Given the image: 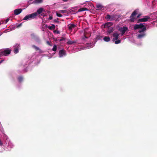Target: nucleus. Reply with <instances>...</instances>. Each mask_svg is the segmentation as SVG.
I'll list each match as a JSON object with an SVG mask.
<instances>
[{"instance_id":"nucleus-45","label":"nucleus","mask_w":157,"mask_h":157,"mask_svg":"<svg viewBox=\"0 0 157 157\" xmlns=\"http://www.w3.org/2000/svg\"><path fill=\"white\" fill-rule=\"evenodd\" d=\"M1 63L0 62V64Z\"/></svg>"},{"instance_id":"nucleus-32","label":"nucleus","mask_w":157,"mask_h":157,"mask_svg":"<svg viewBox=\"0 0 157 157\" xmlns=\"http://www.w3.org/2000/svg\"><path fill=\"white\" fill-rule=\"evenodd\" d=\"M60 11L61 13H65L67 12L66 10H61Z\"/></svg>"},{"instance_id":"nucleus-37","label":"nucleus","mask_w":157,"mask_h":157,"mask_svg":"<svg viewBox=\"0 0 157 157\" xmlns=\"http://www.w3.org/2000/svg\"><path fill=\"white\" fill-rule=\"evenodd\" d=\"M42 16L44 17L46 16V15L44 13H43L41 14Z\"/></svg>"},{"instance_id":"nucleus-34","label":"nucleus","mask_w":157,"mask_h":157,"mask_svg":"<svg viewBox=\"0 0 157 157\" xmlns=\"http://www.w3.org/2000/svg\"><path fill=\"white\" fill-rule=\"evenodd\" d=\"M65 40V38L64 37H62L59 40L60 41H62Z\"/></svg>"},{"instance_id":"nucleus-42","label":"nucleus","mask_w":157,"mask_h":157,"mask_svg":"<svg viewBox=\"0 0 157 157\" xmlns=\"http://www.w3.org/2000/svg\"><path fill=\"white\" fill-rule=\"evenodd\" d=\"M88 34H89V36H90V35H91V33H90V32H89L88 33Z\"/></svg>"},{"instance_id":"nucleus-1","label":"nucleus","mask_w":157,"mask_h":157,"mask_svg":"<svg viewBox=\"0 0 157 157\" xmlns=\"http://www.w3.org/2000/svg\"><path fill=\"white\" fill-rule=\"evenodd\" d=\"M10 52L11 50L8 48L2 49L0 50V56H6L10 54Z\"/></svg>"},{"instance_id":"nucleus-33","label":"nucleus","mask_w":157,"mask_h":157,"mask_svg":"<svg viewBox=\"0 0 157 157\" xmlns=\"http://www.w3.org/2000/svg\"><path fill=\"white\" fill-rule=\"evenodd\" d=\"M59 20V19L57 18V19H55L54 20V22H59V21H58Z\"/></svg>"},{"instance_id":"nucleus-23","label":"nucleus","mask_w":157,"mask_h":157,"mask_svg":"<svg viewBox=\"0 0 157 157\" xmlns=\"http://www.w3.org/2000/svg\"><path fill=\"white\" fill-rule=\"evenodd\" d=\"M33 0H29L30 1H31ZM42 2V0H35L33 3H41Z\"/></svg>"},{"instance_id":"nucleus-7","label":"nucleus","mask_w":157,"mask_h":157,"mask_svg":"<svg viewBox=\"0 0 157 157\" xmlns=\"http://www.w3.org/2000/svg\"><path fill=\"white\" fill-rule=\"evenodd\" d=\"M128 30V28L126 27H124L123 28H121L119 29V31L122 32L121 35H123L125 33V32Z\"/></svg>"},{"instance_id":"nucleus-15","label":"nucleus","mask_w":157,"mask_h":157,"mask_svg":"<svg viewBox=\"0 0 157 157\" xmlns=\"http://www.w3.org/2000/svg\"><path fill=\"white\" fill-rule=\"evenodd\" d=\"M16 46H17V47L15 48L13 50L14 53L15 54L17 53L19 51L18 48L20 47V46L19 44H17Z\"/></svg>"},{"instance_id":"nucleus-12","label":"nucleus","mask_w":157,"mask_h":157,"mask_svg":"<svg viewBox=\"0 0 157 157\" xmlns=\"http://www.w3.org/2000/svg\"><path fill=\"white\" fill-rule=\"evenodd\" d=\"M76 25L74 24H71L68 25V29L70 30H72V29L75 28Z\"/></svg>"},{"instance_id":"nucleus-35","label":"nucleus","mask_w":157,"mask_h":157,"mask_svg":"<svg viewBox=\"0 0 157 157\" xmlns=\"http://www.w3.org/2000/svg\"><path fill=\"white\" fill-rule=\"evenodd\" d=\"M22 25V23H21L19 24L17 26V28H18L20 27Z\"/></svg>"},{"instance_id":"nucleus-41","label":"nucleus","mask_w":157,"mask_h":157,"mask_svg":"<svg viewBox=\"0 0 157 157\" xmlns=\"http://www.w3.org/2000/svg\"><path fill=\"white\" fill-rule=\"evenodd\" d=\"M141 15L140 14H139L138 15V16L137 17V18H139L140 17V16Z\"/></svg>"},{"instance_id":"nucleus-30","label":"nucleus","mask_w":157,"mask_h":157,"mask_svg":"<svg viewBox=\"0 0 157 157\" xmlns=\"http://www.w3.org/2000/svg\"><path fill=\"white\" fill-rule=\"evenodd\" d=\"M56 15L57 16L59 17H61L62 16V15L61 14L58 13H56Z\"/></svg>"},{"instance_id":"nucleus-8","label":"nucleus","mask_w":157,"mask_h":157,"mask_svg":"<svg viewBox=\"0 0 157 157\" xmlns=\"http://www.w3.org/2000/svg\"><path fill=\"white\" fill-rule=\"evenodd\" d=\"M22 11L21 9H17L14 10V14L15 15H17L21 13Z\"/></svg>"},{"instance_id":"nucleus-18","label":"nucleus","mask_w":157,"mask_h":157,"mask_svg":"<svg viewBox=\"0 0 157 157\" xmlns=\"http://www.w3.org/2000/svg\"><path fill=\"white\" fill-rule=\"evenodd\" d=\"M32 48H35V49L36 51L39 50V52H40L41 53V52H43L42 51V50L40 49L38 47H37L35 45H32Z\"/></svg>"},{"instance_id":"nucleus-2","label":"nucleus","mask_w":157,"mask_h":157,"mask_svg":"<svg viewBox=\"0 0 157 157\" xmlns=\"http://www.w3.org/2000/svg\"><path fill=\"white\" fill-rule=\"evenodd\" d=\"M37 15V13L34 12L32 14L28 15L25 16L23 19L24 20H26L29 18H34Z\"/></svg>"},{"instance_id":"nucleus-10","label":"nucleus","mask_w":157,"mask_h":157,"mask_svg":"<svg viewBox=\"0 0 157 157\" xmlns=\"http://www.w3.org/2000/svg\"><path fill=\"white\" fill-rule=\"evenodd\" d=\"M59 55L60 57H62L64 55H66L65 51L64 50H60L59 52Z\"/></svg>"},{"instance_id":"nucleus-43","label":"nucleus","mask_w":157,"mask_h":157,"mask_svg":"<svg viewBox=\"0 0 157 157\" xmlns=\"http://www.w3.org/2000/svg\"><path fill=\"white\" fill-rule=\"evenodd\" d=\"M3 61H4V60H1L0 61V62L1 63H2V62H3Z\"/></svg>"},{"instance_id":"nucleus-20","label":"nucleus","mask_w":157,"mask_h":157,"mask_svg":"<svg viewBox=\"0 0 157 157\" xmlns=\"http://www.w3.org/2000/svg\"><path fill=\"white\" fill-rule=\"evenodd\" d=\"M104 40L106 42H109L110 40V39L109 36H105L103 38Z\"/></svg>"},{"instance_id":"nucleus-17","label":"nucleus","mask_w":157,"mask_h":157,"mask_svg":"<svg viewBox=\"0 0 157 157\" xmlns=\"http://www.w3.org/2000/svg\"><path fill=\"white\" fill-rule=\"evenodd\" d=\"M146 30V28L145 26L142 28L141 29H140V30L138 31V33H144V32Z\"/></svg>"},{"instance_id":"nucleus-26","label":"nucleus","mask_w":157,"mask_h":157,"mask_svg":"<svg viewBox=\"0 0 157 157\" xmlns=\"http://www.w3.org/2000/svg\"><path fill=\"white\" fill-rule=\"evenodd\" d=\"M17 78L19 82H21L23 80V78L22 76H20Z\"/></svg>"},{"instance_id":"nucleus-11","label":"nucleus","mask_w":157,"mask_h":157,"mask_svg":"<svg viewBox=\"0 0 157 157\" xmlns=\"http://www.w3.org/2000/svg\"><path fill=\"white\" fill-rule=\"evenodd\" d=\"M113 36L114 37L113 39V40H117L119 38V34L117 33H116L113 34Z\"/></svg>"},{"instance_id":"nucleus-3","label":"nucleus","mask_w":157,"mask_h":157,"mask_svg":"<svg viewBox=\"0 0 157 157\" xmlns=\"http://www.w3.org/2000/svg\"><path fill=\"white\" fill-rule=\"evenodd\" d=\"M137 14V12L136 10H134L131 14L130 17V21L131 22H134L136 19V15Z\"/></svg>"},{"instance_id":"nucleus-39","label":"nucleus","mask_w":157,"mask_h":157,"mask_svg":"<svg viewBox=\"0 0 157 157\" xmlns=\"http://www.w3.org/2000/svg\"><path fill=\"white\" fill-rule=\"evenodd\" d=\"M47 44L48 45H49L50 46H52L51 45V44H50V42H49V41H47Z\"/></svg>"},{"instance_id":"nucleus-27","label":"nucleus","mask_w":157,"mask_h":157,"mask_svg":"<svg viewBox=\"0 0 157 157\" xmlns=\"http://www.w3.org/2000/svg\"><path fill=\"white\" fill-rule=\"evenodd\" d=\"M113 31V28H111V29H109L107 31L109 33H111Z\"/></svg>"},{"instance_id":"nucleus-29","label":"nucleus","mask_w":157,"mask_h":157,"mask_svg":"<svg viewBox=\"0 0 157 157\" xmlns=\"http://www.w3.org/2000/svg\"><path fill=\"white\" fill-rule=\"evenodd\" d=\"M121 42V40H116L115 41V43L116 44H118L120 43Z\"/></svg>"},{"instance_id":"nucleus-6","label":"nucleus","mask_w":157,"mask_h":157,"mask_svg":"<svg viewBox=\"0 0 157 157\" xmlns=\"http://www.w3.org/2000/svg\"><path fill=\"white\" fill-rule=\"evenodd\" d=\"M145 26L142 24H136L134 26L133 29L134 30H136L138 29H141L143 27Z\"/></svg>"},{"instance_id":"nucleus-22","label":"nucleus","mask_w":157,"mask_h":157,"mask_svg":"<svg viewBox=\"0 0 157 157\" xmlns=\"http://www.w3.org/2000/svg\"><path fill=\"white\" fill-rule=\"evenodd\" d=\"M88 10L87 8H80V9H79L78 10V12H82V11H86V10Z\"/></svg>"},{"instance_id":"nucleus-13","label":"nucleus","mask_w":157,"mask_h":157,"mask_svg":"<svg viewBox=\"0 0 157 157\" xmlns=\"http://www.w3.org/2000/svg\"><path fill=\"white\" fill-rule=\"evenodd\" d=\"M145 33H143L140 34H138L137 36V38L138 39H141L145 36Z\"/></svg>"},{"instance_id":"nucleus-9","label":"nucleus","mask_w":157,"mask_h":157,"mask_svg":"<svg viewBox=\"0 0 157 157\" xmlns=\"http://www.w3.org/2000/svg\"><path fill=\"white\" fill-rule=\"evenodd\" d=\"M113 24L111 22H108L105 23L104 25V28H109Z\"/></svg>"},{"instance_id":"nucleus-5","label":"nucleus","mask_w":157,"mask_h":157,"mask_svg":"<svg viewBox=\"0 0 157 157\" xmlns=\"http://www.w3.org/2000/svg\"><path fill=\"white\" fill-rule=\"evenodd\" d=\"M106 19H107V21H113L115 19V16L113 15H110L109 14H107L105 17Z\"/></svg>"},{"instance_id":"nucleus-40","label":"nucleus","mask_w":157,"mask_h":157,"mask_svg":"<svg viewBox=\"0 0 157 157\" xmlns=\"http://www.w3.org/2000/svg\"><path fill=\"white\" fill-rule=\"evenodd\" d=\"M3 145V143L0 140V146H2Z\"/></svg>"},{"instance_id":"nucleus-14","label":"nucleus","mask_w":157,"mask_h":157,"mask_svg":"<svg viewBox=\"0 0 157 157\" xmlns=\"http://www.w3.org/2000/svg\"><path fill=\"white\" fill-rule=\"evenodd\" d=\"M96 7L97 8L96 10H101L103 6L100 4H97L96 5Z\"/></svg>"},{"instance_id":"nucleus-21","label":"nucleus","mask_w":157,"mask_h":157,"mask_svg":"<svg viewBox=\"0 0 157 157\" xmlns=\"http://www.w3.org/2000/svg\"><path fill=\"white\" fill-rule=\"evenodd\" d=\"M48 28L50 30H52L55 29V26L54 24H52L51 26H49Z\"/></svg>"},{"instance_id":"nucleus-38","label":"nucleus","mask_w":157,"mask_h":157,"mask_svg":"<svg viewBox=\"0 0 157 157\" xmlns=\"http://www.w3.org/2000/svg\"><path fill=\"white\" fill-rule=\"evenodd\" d=\"M52 16H50L48 18V19L50 20H52Z\"/></svg>"},{"instance_id":"nucleus-24","label":"nucleus","mask_w":157,"mask_h":157,"mask_svg":"<svg viewBox=\"0 0 157 157\" xmlns=\"http://www.w3.org/2000/svg\"><path fill=\"white\" fill-rule=\"evenodd\" d=\"M75 43V42L74 41H68L67 43L68 44H72Z\"/></svg>"},{"instance_id":"nucleus-19","label":"nucleus","mask_w":157,"mask_h":157,"mask_svg":"<svg viewBox=\"0 0 157 157\" xmlns=\"http://www.w3.org/2000/svg\"><path fill=\"white\" fill-rule=\"evenodd\" d=\"M44 10V9L42 8H40L39 9L37 10V12L36 13H37L38 14H40L42 13V11Z\"/></svg>"},{"instance_id":"nucleus-44","label":"nucleus","mask_w":157,"mask_h":157,"mask_svg":"<svg viewBox=\"0 0 157 157\" xmlns=\"http://www.w3.org/2000/svg\"><path fill=\"white\" fill-rule=\"evenodd\" d=\"M64 2H67V1L68 0H62Z\"/></svg>"},{"instance_id":"nucleus-36","label":"nucleus","mask_w":157,"mask_h":157,"mask_svg":"<svg viewBox=\"0 0 157 157\" xmlns=\"http://www.w3.org/2000/svg\"><path fill=\"white\" fill-rule=\"evenodd\" d=\"M9 18H8L6 19L5 21V23L6 24L7 23V22L9 21Z\"/></svg>"},{"instance_id":"nucleus-31","label":"nucleus","mask_w":157,"mask_h":157,"mask_svg":"<svg viewBox=\"0 0 157 157\" xmlns=\"http://www.w3.org/2000/svg\"><path fill=\"white\" fill-rule=\"evenodd\" d=\"M54 33H56L57 34H58L59 33V32L58 30H55L54 31Z\"/></svg>"},{"instance_id":"nucleus-25","label":"nucleus","mask_w":157,"mask_h":157,"mask_svg":"<svg viewBox=\"0 0 157 157\" xmlns=\"http://www.w3.org/2000/svg\"><path fill=\"white\" fill-rule=\"evenodd\" d=\"M57 48V45L56 44H54L52 48V50L53 51L55 52L56 51Z\"/></svg>"},{"instance_id":"nucleus-28","label":"nucleus","mask_w":157,"mask_h":157,"mask_svg":"<svg viewBox=\"0 0 157 157\" xmlns=\"http://www.w3.org/2000/svg\"><path fill=\"white\" fill-rule=\"evenodd\" d=\"M87 34H88V33H87V32H85L84 33V36L86 38H88V37L87 36Z\"/></svg>"},{"instance_id":"nucleus-16","label":"nucleus","mask_w":157,"mask_h":157,"mask_svg":"<svg viewBox=\"0 0 157 157\" xmlns=\"http://www.w3.org/2000/svg\"><path fill=\"white\" fill-rule=\"evenodd\" d=\"M86 49H89L90 48V47H93L94 46V45L93 44H92V43H86Z\"/></svg>"},{"instance_id":"nucleus-4","label":"nucleus","mask_w":157,"mask_h":157,"mask_svg":"<svg viewBox=\"0 0 157 157\" xmlns=\"http://www.w3.org/2000/svg\"><path fill=\"white\" fill-rule=\"evenodd\" d=\"M150 19V17L149 16H144L143 18L139 19L138 20V22H146Z\"/></svg>"}]
</instances>
